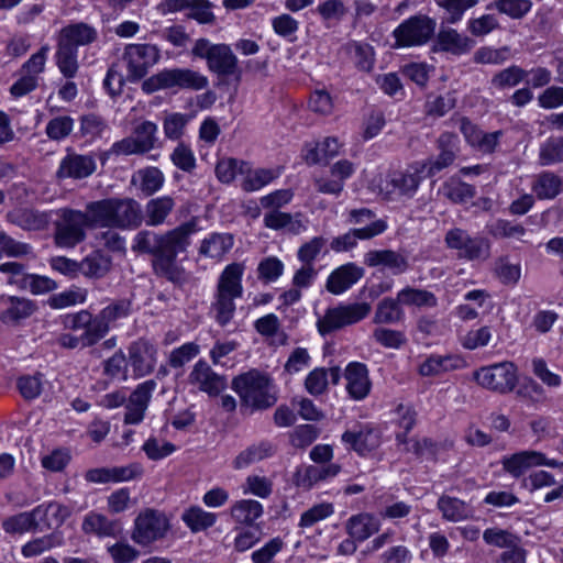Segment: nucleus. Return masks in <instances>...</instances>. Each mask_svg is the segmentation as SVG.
Listing matches in <instances>:
<instances>
[{
  "label": "nucleus",
  "instance_id": "bb28decb",
  "mask_svg": "<svg viewBox=\"0 0 563 563\" xmlns=\"http://www.w3.org/2000/svg\"><path fill=\"white\" fill-rule=\"evenodd\" d=\"M386 230V223L378 220L364 225L363 228L353 229L347 233L340 235L331 242V249L335 252L347 251L356 244V240L372 239Z\"/></svg>",
  "mask_w": 563,
  "mask_h": 563
},
{
  "label": "nucleus",
  "instance_id": "bf43d9fd",
  "mask_svg": "<svg viewBox=\"0 0 563 563\" xmlns=\"http://www.w3.org/2000/svg\"><path fill=\"white\" fill-rule=\"evenodd\" d=\"M110 323L99 312L91 317L87 330L82 333V346H92L109 332Z\"/></svg>",
  "mask_w": 563,
  "mask_h": 563
},
{
  "label": "nucleus",
  "instance_id": "473e14b6",
  "mask_svg": "<svg viewBox=\"0 0 563 563\" xmlns=\"http://www.w3.org/2000/svg\"><path fill=\"white\" fill-rule=\"evenodd\" d=\"M464 366V361L455 355H431L420 366L422 376H438Z\"/></svg>",
  "mask_w": 563,
  "mask_h": 563
},
{
  "label": "nucleus",
  "instance_id": "f3484780",
  "mask_svg": "<svg viewBox=\"0 0 563 563\" xmlns=\"http://www.w3.org/2000/svg\"><path fill=\"white\" fill-rule=\"evenodd\" d=\"M129 361L136 376L151 374L157 362V347L146 339H139L129 346Z\"/></svg>",
  "mask_w": 563,
  "mask_h": 563
},
{
  "label": "nucleus",
  "instance_id": "603ef678",
  "mask_svg": "<svg viewBox=\"0 0 563 563\" xmlns=\"http://www.w3.org/2000/svg\"><path fill=\"white\" fill-rule=\"evenodd\" d=\"M56 65L66 78H73L78 71L77 49L57 42Z\"/></svg>",
  "mask_w": 563,
  "mask_h": 563
},
{
  "label": "nucleus",
  "instance_id": "a211bd4d",
  "mask_svg": "<svg viewBox=\"0 0 563 563\" xmlns=\"http://www.w3.org/2000/svg\"><path fill=\"white\" fill-rule=\"evenodd\" d=\"M2 310L0 312V321L7 325H19L22 321L30 318L36 310L37 306L31 299L18 296H8L0 298Z\"/></svg>",
  "mask_w": 563,
  "mask_h": 563
},
{
  "label": "nucleus",
  "instance_id": "338daca9",
  "mask_svg": "<svg viewBox=\"0 0 563 563\" xmlns=\"http://www.w3.org/2000/svg\"><path fill=\"white\" fill-rule=\"evenodd\" d=\"M73 128L74 120L68 115H60L48 121L45 132L48 139L60 141L71 133Z\"/></svg>",
  "mask_w": 563,
  "mask_h": 563
},
{
  "label": "nucleus",
  "instance_id": "b1692460",
  "mask_svg": "<svg viewBox=\"0 0 563 563\" xmlns=\"http://www.w3.org/2000/svg\"><path fill=\"white\" fill-rule=\"evenodd\" d=\"M364 262L369 267L383 266L394 275L404 274L409 268L405 255L393 250H373L365 254Z\"/></svg>",
  "mask_w": 563,
  "mask_h": 563
},
{
  "label": "nucleus",
  "instance_id": "a878e982",
  "mask_svg": "<svg viewBox=\"0 0 563 563\" xmlns=\"http://www.w3.org/2000/svg\"><path fill=\"white\" fill-rule=\"evenodd\" d=\"M98 38L97 30L84 22L73 23L64 26L59 31L57 42L77 49L78 46H86Z\"/></svg>",
  "mask_w": 563,
  "mask_h": 563
},
{
  "label": "nucleus",
  "instance_id": "6e6d98bb",
  "mask_svg": "<svg viewBox=\"0 0 563 563\" xmlns=\"http://www.w3.org/2000/svg\"><path fill=\"white\" fill-rule=\"evenodd\" d=\"M540 164L552 165L563 161V136H551L540 146Z\"/></svg>",
  "mask_w": 563,
  "mask_h": 563
},
{
  "label": "nucleus",
  "instance_id": "79ce46f5",
  "mask_svg": "<svg viewBox=\"0 0 563 563\" xmlns=\"http://www.w3.org/2000/svg\"><path fill=\"white\" fill-rule=\"evenodd\" d=\"M40 528L35 508L31 511L20 512L5 518L2 521V529L10 534L24 533Z\"/></svg>",
  "mask_w": 563,
  "mask_h": 563
},
{
  "label": "nucleus",
  "instance_id": "0eeeda50",
  "mask_svg": "<svg viewBox=\"0 0 563 563\" xmlns=\"http://www.w3.org/2000/svg\"><path fill=\"white\" fill-rule=\"evenodd\" d=\"M54 213V243L62 249H73L86 239V228L91 227L88 203L85 211L62 208Z\"/></svg>",
  "mask_w": 563,
  "mask_h": 563
},
{
  "label": "nucleus",
  "instance_id": "72a5a7b5",
  "mask_svg": "<svg viewBox=\"0 0 563 563\" xmlns=\"http://www.w3.org/2000/svg\"><path fill=\"white\" fill-rule=\"evenodd\" d=\"M111 257L100 251H95L79 262V274L88 278L100 279L111 271Z\"/></svg>",
  "mask_w": 563,
  "mask_h": 563
},
{
  "label": "nucleus",
  "instance_id": "412c9836",
  "mask_svg": "<svg viewBox=\"0 0 563 563\" xmlns=\"http://www.w3.org/2000/svg\"><path fill=\"white\" fill-rule=\"evenodd\" d=\"M504 468L515 477L521 476L532 466L547 465L556 467L560 463L555 460H548L545 455L537 451H522L506 457L503 461Z\"/></svg>",
  "mask_w": 563,
  "mask_h": 563
},
{
  "label": "nucleus",
  "instance_id": "dca6fc26",
  "mask_svg": "<svg viewBox=\"0 0 563 563\" xmlns=\"http://www.w3.org/2000/svg\"><path fill=\"white\" fill-rule=\"evenodd\" d=\"M189 383L209 396H218L227 387V377L216 373L203 360H199L189 374Z\"/></svg>",
  "mask_w": 563,
  "mask_h": 563
},
{
  "label": "nucleus",
  "instance_id": "9b49d317",
  "mask_svg": "<svg viewBox=\"0 0 563 563\" xmlns=\"http://www.w3.org/2000/svg\"><path fill=\"white\" fill-rule=\"evenodd\" d=\"M444 243L448 249L457 252L460 258L476 261L485 260L489 256V242L482 236H472L462 228L450 229Z\"/></svg>",
  "mask_w": 563,
  "mask_h": 563
},
{
  "label": "nucleus",
  "instance_id": "c756f323",
  "mask_svg": "<svg viewBox=\"0 0 563 563\" xmlns=\"http://www.w3.org/2000/svg\"><path fill=\"white\" fill-rule=\"evenodd\" d=\"M379 520L367 512H362L350 517L345 523L347 534L358 541H365L379 530Z\"/></svg>",
  "mask_w": 563,
  "mask_h": 563
},
{
  "label": "nucleus",
  "instance_id": "5701e85b",
  "mask_svg": "<svg viewBox=\"0 0 563 563\" xmlns=\"http://www.w3.org/2000/svg\"><path fill=\"white\" fill-rule=\"evenodd\" d=\"M364 275V269L354 263L344 264L328 277L325 288L333 295H341L356 284Z\"/></svg>",
  "mask_w": 563,
  "mask_h": 563
},
{
  "label": "nucleus",
  "instance_id": "20e7f679",
  "mask_svg": "<svg viewBox=\"0 0 563 563\" xmlns=\"http://www.w3.org/2000/svg\"><path fill=\"white\" fill-rule=\"evenodd\" d=\"M190 53L196 58L205 59L208 69L218 77H234L240 80L239 60L230 45L213 44L202 37L195 41Z\"/></svg>",
  "mask_w": 563,
  "mask_h": 563
},
{
  "label": "nucleus",
  "instance_id": "ddd939ff",
  "mask_svg": "<svg viewBox=\"0 0 563 563\" xmlns=\"http://www.w3.org/2000/svg\"><path fill=\"white\" fill-rule=\"evenodd\" d=\"M128 63V79L137 81L145 77L148 69L154 66L159 57V49L152 44H129L123 54Z\"/></svg>",
  "mask_w": 563,
  "mask_h": 563
},
{
  "label": "nucleus",
  "instance_id": "c03bdc74",
  "mask_svg": "<svg viewBox=\"0 0 563 563\" xmlns=\"http://www.w3.org/2000/svg\"><path fill=\"white\" fill-rule=\"evenodd\" d=\"M263 514V506L257 500L242 499L231 508L232 518L240 523L251 525Z\"/></svg>",
  "mask_w": 563,
  "mask_h": 563
},
{
  "label": "nucleus",
  "instance_id": "f704fd0d",
  "mask_svg": "<svg viewBox=\"0 0 563 563\" xmlns=\"http://www.w3.org/2000/svg\"><path fill=\"white\" fill-rule=\"evenodd\" d=\"M437 506L443 519L452 522L467 520L473 517L474 512L472 507L465 501L448 495H442Z\"/></svg>",
  "mask_w": 563,
  "mask_h": 563
},
{
  "label": "nucleus",
  "instance_id": "7c9ffc66",
  "mask_svg": "<svg viewBox=\"0 0 563 563\" xmlns=\"http://www.w3.org/2000/svg\"><path fill=\"white\" fill-rule=\"evenodd\" d=\"M81 530L85 534H93L98 538L115 537L119 532V523L102 514L90 511L84 517Z\"/></svg>",
  "mask_w": 563,
  "mask_h": 563
},
{
  "label": "nucleus",
  "instance_id": "5fc2aeb1",
  "mask_svg": "<svg viewBox=\"0 0 563 563\" xmlns=\"http://www.w3.org/2000/svg\"><path fill=\"white\" fill-rule=\"evenodd\" d=\"M527 76V70L512 65L495 74L492 78V85L497 89L512 88L519 85Z\"/></svg>",
  "mask_w": 563,
  "mask_h": 563
},
{
  "label": "nucleus",
  "instance_id": "393cba45",
  "mask_svg": "<svg viewBox=\"0 0 563 563\" xmlns=\"http://www.w3.org/2000/svg\"><path fill=\"white\" fill-rule=\"evenodd\" d=\"M344 375L349 395L355 400L364 399L371 390V380L366 365L352 362L346 366Z\"/></svg>",
  "mask_w": 563,
  "mask_h": 563
},
{
  "label": "nucleus",
  "instance_id": "3c124183",
  "mask_svg": "<svg viewBox=\"0 0 563 563\" xmlns=\"http://www.w3.org/2000/svg\"><path fill=\"white\" fill-rule=\"evenodd\" d=\"M539 199H553L562 190V180L553 173H542L532 187Z\"/></svg>",
  "mask_w": 563,
  "mask_h": 563
},
{
  "label": "nucleus",
  "instance_id": "4be33fe9",
  "mask_svg": "<svg viewBox=\"0 0 563 563\" xmlns=\"http://www.w3.org/2000/svg\"><path fill=\"white\" fill-rule=\"evenodd\" d=\"M96 170V161L91 155L68 154L59 164L58 178L82 179Z\"/></svg>",
  "mask_w": 563,
  "mask_h": 563
},
{
  "label": "nucleus",
  "instance_id": "1a4fd4ad",
  "mask_svg": "<svg viewBox=\"0 0 563 563\" xmlns=\"http://www.w3.org/2000/svg\"><path fill=\"white\" fill-rule=\"evenodd\" d=\"M372 310L368 302L341 303L327 309L323 317L317 321V328L321 335H327L345 327L355 324L365 319Z\"/></svg>",
  "mask_w": 563,
  "mask_h": 563
},
{
  "label": "nucleus",
  "instance_id": "cd10ccee",
  "mask_svg": "<svg viewBox=\"0 0 563 563\" xmlns=\"http://www.w3.org/2000/svg\"><path fill=\"white\" fill-rule=\"evenodd\" d=\"M475 42L472 38L460 34L456 30L442 27L437 35L435 51L463 55L470 52Z\"/></svg>",
  "mask_w": 563,
  "mask_h": 563
},
{
  "label": "nucleus",
  "instance_id": "13d9d810",
  "mask_svg": "<svg viewBox=\"0 0 563 563\" xmlns=\"http://www.w3.org/2000/svg\"><path fill=\"white\" fill-rule=\"evenodd\" d=\"M443 194L454 203H465L475 196L476 190L470 184L451 180L443 185Z\"/></svg>",
  "mask_w": 563,
  "mask_h": 563
},
{
  "label": "nucleus",
  "instance_id": "864d4df0",
  "mask_svg": "<svg viewBox=\"0 0 563 563\" xmlns=\"http://www.w3.org/2000/svg\"><path fill=\"white\" fill-rule=\"evenodd\" d=\"M62 544V537L57 536L56 533H51L29 541L22 547L21 553L24 558H32L40 555L53 548L60 547Z\"/></svg>",
  "mask_w": 563,
  "mask_h": 563
},
{
  "label": "nucleus",
  "instance_id": "49530a36",
  "mask_svg": "<svg viewBox=\"0 0 563 563\" xmlns=\"http://www.w3.org/2000/svg\"><path fill=\"white\" fill-rule=\"evenodd\" d=\"M341 145L335 137H325L323 142L318 143L316 147L310 148L305 158L308 164L327 163L339 154Z\"/></svg>",
  "mask_w": 563,
  "mask_h": 563
},
{
  "label": "nucleus",
  "instance_id": "de8ad7c7",
  "mask_svg": "<svg viewBox=\"0 0 563 563\" xmlns=\"http://www.w3.org/2000/svg\"><path fill=\"white\" fill-rule=\"evenodd\" d=\"M531 8L530 0H495L487 5L488 10H497L514 20L522 19Z\"/></svg>",
  "mask_w": 563,
  "mask_h": 563
},
{
  "label": "nucleus",
  "instance_id": "6ab92c4d",
  "mask_svg": "<svg viewBox=\"0 0 563 563\" xmlns=\"http://www.w3.org/2000/svg\"><path fill=\"white\" fill-rule=\"evenodd\" d=\"M54 211H41L35 208H18L7 213V220L26 231L46 230L53 221Z\"/></svg>",
  "mask_w": 563,
  "mask_h": 563
},
{
  "label": "nucleus",
  "instance_id": "e433bc0d",
  "mask_svg": "<svg viewBox=\"0 0 563 563\" xmlns=\"http://www.w3.org/2000/svg\"><path fill=\"white\" fill-rule=\"evenodd\" d=\"M35 510L38 526L43 525L47 529L60 527L70 516L69 508L56 501L38 505Z\"/></svg>",
  "mask_w": 563,
  "mask_h": 563
},
{
  "label": "nucleus",
  "instance_id": "09e8293b",
  "mask_svg": "<svg viewBox=\"0 0 563 563\" xmlns=\"http://www.w3.org/2000/svg\"><path fill=\"white\" fill-rule=\"evenodd\" d=\"M273 445L268 442H261L253 444L242 451L234 460L233 464L235 468H243L253 463L262 461L273 454Z\"/></svg>",
  "mask_w": 563,
  "mask_h": 563
},
{
  "label": "nucleus",
  "instance_id": "7ed1b4c3",
  "mask_svg": "<svg viewBox=\"0 0 563 563\" xmlns=\"http://www.w3.org/2000/svg\"><path fill=\"white\" fill-rule=\"evenodd\" d=\"M243 264L232 263L223 269L218 279L217 291L214 295V301L211 305V310L214 313L216 321L221 327L227 325L234 316V299L240 298L243 294Z\"/></svg>",
  "mask_w": 563,
  "mask_h": 563
},
{
  "label": "nucleus",
  "instance_id": "4c0bfd02",
  "mask_svg": "<svg viewBox=\"0 0 563 563\" xmlns=\"http://www.w3.org/2000/svg\"><path fill=\"white\" fill-rule=\"evenodd\" d=\"M164 183L165 177L163 172L154 166L139 169L132 178V184H139L140 190L145 196H153L156 194L162 189Z\"/></svg>",
  "mask_w": 563,
  "mask_h": 563
},
{
  "label": "nucleus",
  "instance_id": "e2e57ef3",
  "mask_svg": "<svg viewBox=\"0 0 563 563\" xmlns=\"http://www.w3.org/2000/svg\"><path fill=\"white\" fill-rule=\"evenodd\" d=\"M456 98L453 92H446L435 97H430L426 102V112L432 117H443L450 110L455 108Z\"/></svg>",
  "mask_w": 563,
  "mask_h": 563
},
{
  "label": "nucleus",
  "instance_id": "f03ea898",
  "mask_svg": "<svg viewBox=\"0 0 563 563\" xmlns=\"http://www.w3.org/2000/svg\"><path fill=\"white\" fill-rule=\"evenodd\" d=\"M92 228L134 230L144 221L142 207L133 198H106L88 202Z\"/></svg>",
  "mask_w": 563,
  "mask_h": 563
},
{
  "label": "nucleus",
  "instance_id": "9d476101",
  "mask_svg": "<svg viewBox=\"0 0 563 563\" xmlns=\"http://www.w3.org/2000/svg\"><path fill=\"white\" fill-rule=\"evenodd\" d=\"M473 378L483 388L505 395L515 389L518 368L512 362L495 363L476 369Z\"/></svg>",
  "mask_w": 563,
  "mask_h": 563
},
{
  "label": "nucleus",
  "instance_id": "6e6552de",
  "mask_svg": "<svg viewBox=\"0 0 563 563\" xmlns=\"http://www.w3.org/2000/svg\"><path fill=\"white\" fill-rule=\"evenodd\" d=\"M170 528V521L165 512L145 508L136 515L130 537L140 547H151L165 539Z\"/></svg>",
  "mask_w": 563,
  "mask_h": 563
},
{
  "label": "nucleus",
  "instance_id": "a18cd8bd",
  "mask_svg": "<svg viewBox=\"0 0 563 563\" xmlns=\"http://www.w3.org/2000/svg\"><path fill=\"white\" fill-rule=\"evenodd\" d=\"M400 306L401 303L398 302V297H396V299L384 298L376 307L373 321L377 324L399 322L404 317V311Z\"/></svg>",
  "mask_w": 563,
  "mask_h": 563
},
{
  "label": "nucleus",
  "instance_id": "f257e3e1",
  "mask_svg": "<svg viewBox=\"0 0 563 563\" xmlns=\"http://www.w3.org/2000/svg\"><path fill=\"white\" fill-rule=\"evenodd\" d=\"M197 231L196 218L164 233L141 230L134 235L131 250L137 254L152 255L153 273L175 286L181 287L188 283L189 274L178 263L177 255L187 252L191 243V235Z\"/></svg>",
  "mask_w": 563,
  "mask_h": 563
},
{
  "label": "nucleus",
  "instance_id": "052dcab7",
  "mask_svg": "<svg viewBox=\"0 0 563 563\" xmlns=\"http://www.w3.org/2000/svg\"><path fill=\"white\" fill-rule=\"evenodd\" d=\"M133 134L141 151L145 154L155 147L157 125L154 122L144 121L135 126Z\"/></svg>",
  "mask_w": 563,
  "mask_h": 563
},
{
  "label": "nucleus",
  "instance_id": "680f3d73",
  "mask_svg": "<svg viewBox=\"0 0 563 563\" xmlns=\"http://www.w3.org/2000/svg\"><path fill=\"white\" fill-rule=\"evenodd\" d=\"M527 230L523 225L508 220H497L490 228V233L498 239H515L526 242L523 236Z\"/></svg>",
  "mask_w": 563,
  "mask_h": 563
},
{
  "label": "nucleus",
  "instance_id": "423d86ee",
  "mask_svg": "<svg viewBox=\"0 0 563 563\" xmlns=\"http://www.w3.org/2000/svg\"><path fill=\"white\" fill-rule=\"evenodd\" d=\"M232 388L239 395L242 405L253 409L269 408L277 400L272 393L269 377L256 371L236 376L232 380Z\"/></svg>",
  "mask_w": 563,
  "mask_h": 563
},
{
  "label": "nucleus",
  "instance_id": "69168bd1",
  "mask_svg": "<svg viewBox=\"0 0 563 563\" xmlns=\"http://www.w3.org/2000/svg\"><path fill=\"white\" fill-rule=\"evenodd\" d=\"M245 167H247L245 162L235 158H224L218 162L216 175L221 183L229 184L235 178L238 172L244 174Z\"/></svg>",
  "mask_w": 563,
  "mask_h": 563
},
{
  "label": "nucleus",
  "instance_id": "2eb2a0df",
  "mask_svg": "<svg viewBox=\"0 0 563 563\" xmlns=\"http://www.w3.org/2000/svg\"><path fill=\"white\" fill-rule=\"evenodd\" d=\"M457 144V135L450 132L442 133L437 141V147L440 151L439 155L430 157L426 162H421L424 166L426 176L432 177L442 169L451 166L459 152Z\"/></svg>",
  "mask_w": 563,
  "mask_h": 563
},
{
  "label": "nucleus",
  "instance_id": "4d7b16f0",
  "mask_svg": "<svg viewBox=\"0 0 563 563\" xmlns=\"http://www.w3.org/2000/svg\"><path fill=\"white\" fill-rule=\"evenodd\" d=\"M245 173H246V176L242 183V188L245 191L258 190L262 187L269 184L278 175L273 169L258 168V169L251 170L249 168V166L245 167Z\"/></svg>",
  "mask_w": 563,
  "mask_h": 563
},
{
  "label": "nucleus",
  "instance_id": "0e129e2a",
  "mask_svg": "<svg viewBox=\"0 0 563 563\" xmlns=\"http://www.w3.org/2000/svg\"><path fill=\"white\" fill-rule=\"evenodd\" d=\"M113 563H133L140 556V551L128 541H118L107 548Z\"/></svg>",
  "mask_w": 563,
  "mask_h": 563
},
{
  "label": "nucleus",
  "instance_id": "774afa93",
  "mask_svg": "<svg viewBox=\"0 0 563 563\" xmlns=\"http://www.w3.org/2000/svg\"><path fill=\"white\" fill-rule=\"evenodd\" d=\"M200 352L198 344L188 342L173 350L168 357V364L173 368H181L186 363L196 357Z\"/></svg>",
  "mask_w": 563,
  "mask_h": 563
},
{
  "label": "nucleus",
  "instance_id": "a19ab883",
  "mask_svg": "<svg viewBox=\"0 0 563 563\" xmlns=\"http://www.w3.org/2000/svg\"><path fill=\"white\" fill-rule=\"evenodd\" d=\"M233 246V236L224 233H213L205 239L200 245L199 253L210 258H221Z\"/></svg>",
  "mask_w": 563,
  "mask_h": 563
},
{
  "label": "nucleus",
  "instance_id": "39448f33",
  "mask_svg": "<svg viewBox=\"0 0 563 563\" xmlns=\"http://www.w3.org/2000/svg\"><path fill=\"white\" fill-rule=\"evenodd\" d=\"M209 86V79L191 68H165L148 77L142 84V90L153 93L158 90H203Z\"/></svg>",
  "mask_w": 563,
  "mask_h": 563
},
{
  "label": "nucleus",
  "instance_id": "4468645a",
  "mask_svg": "<svg viewBox=\"0 0 563 563\" xmlns=\"http://www.w3.org/2000/svg\"><path fill=\"white\" fill-rule=\"evenodd\" d=\"M424 174V166L420 162L409 165L404 170L391 173L387 180V187H391L388 192L411 198L426 176Z\"/></svg>",
  "mask_w": 563,
  "mask_h": 563
},
{
  "label": "nucleus",
  "instance_id": "f8f14e48",
  "mask_svg": "<svg viewBox=\"0 0 563 563\" xmlns=\"http://www.w3.org/2000/svg\"><path fill=\"white\" fill-rule=\"evenodd\" d=\"M435 20L419 14L404 21L395 31L398 46H416L427 43L434 34Z\"/></svg>",
  "mask_w": 563,
  "mask_h": 563
},
{
  "label": "nucleus",
  "instance_id": "37998d69",
  "mask_svg": "<svg viewBox=\"0 0 563 563\" xmlns=\"http://www.w3.org/2000/svg\"><path fill=\"white\" fill-rule=\"evenodd\" d=\"M181 519L192 532H199L212 527L217 521V516L198 506H192L184 511Z\"/></svg>",
  "mask_w": 563,
  "mask_h": 563
},
{
  "label": "nucleus",
  "instance_id": "c9c22d12",
  "mask_svg": "<svg viewBox=\"0 0 563 563\" xmlns=\"http://www.w3.org/2000/svg\"><path fill=\"white\" fill-rule=\"evenodd\" d=\"M340 471V465L334 463L309 465L302 472L297 473V484L310 488L320 481L336 476Z\"/></svg>",
  "mask_w": 563,
  "mask_h": 563
},
{
  "label": "nucleus",
  "instance_id": "ea45409f",
  "mask_svg": "<svg viewBox=\"0 0 563 563\" xmlns=\"http://www.w3.org/2000/svg\"><path fill=\"white\" fill-rule=\"evenodd\" d=\"M398 302L416 308H434L438 305L435 295L427 289L407 286L397 294Z\"/></svg>",
  "mask_w": 563,
  "mask_h": 563
},
{
  "label": "nucleus",
  "instance_id": "c85d7f7f",
  "mask_svg": "<svg viewBox=\"0 0 563 563\" xmlns=\"http://www.w3.org/2000/svg\"><path fill=\"white\" fill-rule=\"evenodd\" d=\"M174 197L165 195L150 199L145 205L143 217L148 227H158L166 222L175 209Z\"/></svg>",
  "mask_w": 563,
  "mask_h": 563
},
{
  "label": "nucleus",
  "instance_id": "8fccbe9b",
  "mask_svg": "<svg viewBox=\"0 0 563 563\" xmlns=\"http://www.w3.org/2000/svg\"><path fill=\"white\" fill-rule=\"evenodd\" d=\"M264 225L273 230L288 229L291 233H299L303 229L300 220L294 219L290 213L273 210L264 217Z\"/></svg>",
  "mask_w": 563,
  "mask_h": 563
},
{
  "label": "nucleus",
  "instance_id": "58836bf2",
  "mask_svg": "<svg viewBox=\"0 0 563 563\" xmlns=\"http://www.w3.org/2000/svg\"><path fill=\"white\" fill-rule=\"evenodd\" d=\"M342 441L349 444L358 454H366L378 446L379 439L372 429H362L357 432L345 431Z\"/></svg>",
  "mask_w": 563,
  "mask_h": 563
},
{
  "label": "nucleus",
  "instance_id": "aec40b11",
  "mask_svg": "<svg viewBox=\"0 0 563 563\" xmlns=\"http://www.w3.org/2000/svg\"><path fill=\"white\" fill-rule=\"evenodd\" d=\"M155 388V380L150 379L140 384L130 395L125 406L126 412L124 415V422L126 424H137L143 420L152 393Z\"/></svg>",
  "mask_w": 563,
  "mask_h": 563
},
{
  "label": "nucleus",
  "instance_id": "2f4dec72",
  "mask_svg": "<svg viewBox=\"0 0 563 563\" xmlns=\"http://www.w3.org/2000/svg\"><path fill=\"white\" fill-rule=\"evenodd\" d=\"M341 377V371L338 366L325 369L317 367L311 371L305 380L307 391L312 396L322 395L328 387L329 382L336 385Z\"/></svg>",
  "mask_w": 563,
  "mask_h": 563
}]
</instances>
